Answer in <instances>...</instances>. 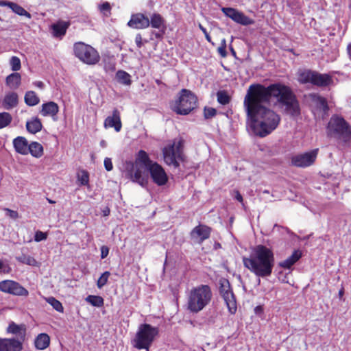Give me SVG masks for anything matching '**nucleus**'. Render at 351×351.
Instances as JSON below:
<instances>
[{
    "mask_svg": "<svg viewBox=\"0 0 351 351\" xmlns=\"http://www.w3.org/2000/svg\"><path fill=\"white\" fill-rule=\"evenodd\" d=\"M210 228L204 225H199L193 228L191 232V239L198 243H202L204 240L209 238Z\"/></svg>",
    "mask_w": 351,
    "mask_h": 351,
    "instance_id": "dca6fc26",
    "label": "nucleus"
},
{
    "mask_svg": "<svg viewBox=\"0 0 351 351\" xmlns=\"http://www.w3.org/2000/svg\"><path fill=\"white\" fill-rule=\"evenodd\" d=\"M217 101L222 105L228 104L230 102V97L225 91H219L217 93Z\"/></svg>",
    "mask_w": 351,
    "mask_h": 351,
    "instance_id": "79ce46f5",
    "label": "nucleus"
},
{
    "mask_svg": "<svg viewBox=\"0 0 351 351\" xmlns=\"http://www.w3.org/2000/svg\"><path fill=\"white\" fill-rule=\"evenodd\" d=\"M217 110L213 108H205L204 114L206 119H210L215 116Z\"/></svg>",
    "mask_w": 351,
    "mask_h": 351,
    "instance_id": "49530a36",
    "label": "nucleus"
},
{
    "mask_svg": "<svg viewBox=\"0 0 351 351\" xmlns=\"http://www.w3.org/2000/svg\"><path fill=\"white\" fill-rule=\"evenodd\" d=\"M116 78L120 84L123 85L130 86L132 84L131 75L123 70H119L116 73Z\"/></svg>",
    "mask_w": 351,
    "mask_h": 351,
    "instance_id": "473e14b6",
    "label": "nucleus"
},
{
    "mask_svg": "<svg viewBox=\"0 0 351 351\" xmlns=\"http://www.w3.org/2000/svg\"><path fill=\"white\" fill-rule=\"evenodd\" d=\"M213 298L210 287L200 285L193 287L187 294L186 308L191 313H197L209 304Z\"/></svg>",
    "mask_w": 351,
    "mask_h": 351,
    "instance_id": "39448f33",
    "label": "nucleus"
},
{
    "mask_svg": "<svg viewBox=\"0 0 351 351\" xmlns=\"http://www.w3.org/2000/svg\"><path fill=\"white\" fill-rule=\"evenodd\" d=\"M99 11L105 16H109L111 14V6L108 2H104L98 6Z\"/></svg>",
    "mask_w": 351,
    "mask_h": 351,
    "instance_id": "37998d69",
    "label": "nucleus"
},
{
    "mask_svg": "<svg viewBox=\"0 0 351 351\" xmlns=\"http://www.w3.org/2000/svg\"><path fill=\"white\" fill-rule=\"evenodd\" d=\"M330 126L339 139L344 143L350 140L351 127L344 119L339 117H332L330 121Z\"/></svg>",
    "mask_w": 351,
    "mask_h": 351,
    "instance_id": "9d476101",
    "label": "nucleus"
},
{
    "mask_svg": "<svg viewBox=\"0 0 351 351\" xmlns=\"http://www.w3.org/2000/svg\"><path fill=\"white\" fill-rule=\"evenodd\" d=\"M219 293L226 304L228 311L231 314H234L237 308V302L228 280L223 279L220 281Z\"/></svg>",
    "mask_w": 351,
    "mask_h": 351,
    "instance_id": "9b49d317",
    "label": "nucleus"
},
{
    "mask_svg": "<svg viewBox=\"0 0 351 351\" xmlns=\"http://www.w3.org/2000/svg\"><path fill=\"white\" fill-rule=\"evenodd\" d=\"M235 195H234V198L239 201V202L242 203L243 204V197L242 195H241V193H239V191H234Z\"/></svg>",
    "mask_w": 351,
    "mask_h": 351,
    "instance_id": "6e6d98bb",
    "label": "nucleus"
},
{
    "mask_svg": "<svg viewBox=\"0 0 351 351\" xmlns=\"http://www.w3.org/2000/svg\"><path fill=\"white\" fill-rule=\"evenodd\" d=\"M302 253L299 250H295L287 259L280 262L279 266L284 269H290L301 257Z\"/></svg>",
    "mask_w": 351,
    "mask_h": 351,
    "instance_id": "393cba45",
    "label": "nucleus"
},
{
    "mask_svg": "<svg viewBox=\"0 0 351 351\" xmlns=\"http://www.w3.org/2000/svg\"><path fill=\"white\" fill-rule=\"evenodd\" d=\"M222 12L235 23L242 25H249L254 23V21L245 16L242 12L232 8H222Z\"/></svg>",
    "mask_w": 351,
    "mask_h": 351,
    "instance_id": "4468645a",
    "label": "nucleus"
},
{
    "mask_svg": "<svg viewBox=\"0 0 351 351\" xmlns=\"http://www.w3.org/2000/svg\"><path fill=\"white\" fill-rule=\"evenodd\" d=\"M104 127L114 128L116 132H119L121 129L122 124L121 121L120 112L118 109L114 108L112 111V116H108L104 121Z\"/></svg>",
    "mask_w": 351,
    "mask_h": 351,
    "instance_id": "6ab92c4d",
    "label": "nucleus"
},
{
    "mask_svg": "<svg viewBox=\"0 0 351 351\" xmlns=\"http://www.w3.org/2000/svg\"><path fill=\"white\" fill-rule=\"evenodd\" d=\"M309 97L317 110L322 111L324 114L328 112V106L325 98L317 94H311Z\"/></svg>",
    "mask_w": 351,
    "mask_h": 351,
    "instance_id": "b1692460",
    "label": "nucleus"
},
{
    "mask_svg": "<svg viewBox=\"0 0 351 351\" xmlns=\"http://www.w3.org/2000/svg\"><path fill=\"white\" fill-rule=\"evenodd\" d=\"M217 51L223 58H225L227 56L226 48H225L224 46H220L218 47Z\"/></svg>",
    "mask_w": 351,
    "mask_h": 351,
    "instance_id": "5fc2aeb1",
    "label": "nucleus"
},
{
    "mask_svg": "<svg viewBox=\"0 0 351 351\" xmlns=\"http://www.w3.org/2000/svg\"><path fill=\"white\" fill-rule=\"evenodd\" d=\"M25 103L29 106H34L40 102V99L34 91L26 92L24 97Z\"/></svg>",
    "mask_w": 351,
    "mask_h": 351,
    "instance_id": "2f4dec72",
    "label": "nucleus"
},
{
    "mask_svg": "<svg viewBox=\"0 0 351 351\" xmlns=\"http://www.w3.org/2000/svg\"><path fill=\"white\" fill-rule=\"evenodd\" d=\"M46 302L49 304L56 311L62 313L64 308L62 303L53 297L45 298Z\"/></svg>",
    "mask_w": 351,
    "mask_h": 351,
    "instance_id": "58836bf2",
    "label": "nucleus"
},
{
    "mask_svg": "<svg viewBox=\"0 0 351 351\" xmlns=\"http://www.w3.org/2000/svg\"><path fill=\"white\" fill-rule=\"evenodd\" d=\"M11 271V268L9 265L4 263L0 260V272L8 274Z\"/></svg>",
    "mask_w": 351,
    "mask_h": 351,
    "instance_id": "de8ad7c7",
    "label": "nucleus"
},
{
    "mask_svg": "<svg viewBox=\"0 0 351 351\" xmlns=\"http://www.w3.org/2000/svg\"><path fill=\"white\" fill-rule=\"evenodd\" d=\"M0 291L20 296H27L29 294L28 291L19 283L10 280L0 282Z\"/></svg>",
    "mask_w": 351,
    "mask_h": 351,
    "instance_id": "ddd939ff",
    "label": "nucleus"
},
{
    "mask_svg": "<svg viewBox=\"0 0 351 351\" xmlns=\"http://www.w3.org/2000/svg\"><path fill=\"white\" fill-rule=\"evenodd\" d=\"M103 215L104 216H108L110 214V209L108 208H105L103 210Z\"/></svg>",
    "mask_w": 351,
    "mask_h": 351,
    "instance_id": "bf43d9fd",
    "label": "nucleus"
},
{
    "mask_svg": "<svg viewBox=\"0 0 351 351\" xmlns=\"http://www.w3.org/2000/svg\"><path fill=\"white\" fill-rule=\"evenodd\" d=\"M12 121V115L7 112H0V129L8 126Z\"/></svg>",
    "mask_w": 351,
    "mask_h": 351,
    "instance_id": "4c0bfd02",
    "label": "nucleus"
},
{
    "mask_svg": "<svg viewBox=\"0 0 351 351\" xmlns=\"http://www.w3.org/2000/svg\"><path fill=\"white\" fill-rule=\"evenodd\" d=\"M343 289H341V290L339 291V296L341 297V296H342V295H343Z\"/></svg>",
    "mask_w": 351,
    "mask_h": 351,
    "instance_id": "0e129e2a",
    "label": "nucleus"
},
{
    "mask_svg": "<svg viewBox=\"0 0 351 351\" xmlns=\"http://www.w3.org/2000/svg\"><path fill=\"white\" fill-rule=\"evenodd\" d=\"M110 276V273L108 271L104 272L101 276L99 278L97 282V286L99 289L102 288L108 282V278Z\"/></svg>",
    "mask_w": 351,
    "mask_h": 351,
    "instance_id": "a19ab883",
    "label": "nucleus"
},
{
    "mask_svg": "<svg viewBox=\"0 0 351 351\" xmlns=\"http://www.w3.org/2000/svg\"><path fill=\"white\" fill-rule=\"evenodd\" d=\"M104 164L105 169L108 171H110L113 169V165H112L111 159L110 158H106L104 159Z\"/></svg>",
    "mask_w": 351,
    "mask_h": 351,
    "instance_id": "09e8293b",
    "label": "nucleus"
},
{
    "mask_svg": "<svg viewBox=\"0 0 351 351\" xmlns=\"http://www.w3.org/2000/svg\"><path fill=\"white\" fill-rule=\"evenodd\" d=\"M318 149L293 156L291 158L293 165L298 167H307L312 165L317 158Z\"/></svg>",
    "mask_w": 351,
    "mask_h": 351,
    "instance_id": "f8f14e48",
    "label": "nucleus"
},
{
    "mask_svg": "<svg viewBox=\"0 0 351 351\" xmlns=\"http://www.w3.org/2000/svg\"><path fill=\"white\" fill-rule=\"evenodd\" d=\"M43 125L39 118L32 117L26 123L27 130L31 134H36L42 130Z\"/></svg>",
    "mask_w": 351,
    "mask_h": 351,
    "instance_id": "a878e982",
    "label": "nucleus"
},
{
    "mask_svg": "<svg viewBox=\"0 0 351 351\" xmlns=\"http://www.w3.org/2000/svg\"><path fill=\"white\" fill-rule=\"evenodd\" d=\"M22 341L14 338L0 339V351H21Z\"/></svg>",
    "mask_w": 351,
    "mask_h": 351,
    "instance_id": "f3484780",
    "label": "nucleus"
},
{
    "mask_svg": "<svg viewBox=\"0 0 351 351\" xmlns=\"http://www.w3.org/2000/svg\"><path fill=\"white\" fill-rule=\"evenodd\" d=\"M28 154L36 158H40L43 155V147L38 142H32L29 143Z\"/></svg>",
    "mask_w": 351,
    "mask_h": 351,
    "instance_id": "7c9ffc66",
    "label": "nucleus"
},
{
    "mask_svg": "<svg viewBox=\"0 0 351 351\" xmlns=\"http://www.w3.org/2000/svg\"><path fill=\"white\" fill-rule=\"evenodd\" d=\"M221 46H224V47L226 48V41L225 38L221 40Z\"/></svg>",
    "mask_w": 351,
    "mask_h": 351,
    "instance_id": "e2e57ef3",
    "label": "nucleus"
},
{
    "mask_svg": "<svg viewBox=\"0 0 351 351\" xmlns=\"http://www.w3.org/2000/svg\"><path fill=\"white\" fill-rule=\"evenodd\" d=\"M34 85L38 88H39L40 89H43L44 88V84L43 82L41 81H36V82H34Z\"/></svg>",
    "mask_w": 351,
    "mask_h": 351,
    "instance_id": "13d9d810",
    "label": "nucleus"
},
{
    "mask_svg": "<svg viewBox=\"0 0 351 351\" xmlns=\"http://www.w3.org/2000/svg\"><path fill=\"white\" fill-rule=\"evenodd\" d=\"M3 108L10 110L16 107L19 104V95L14 91H10L5 93L1 101Z\"/></svg>",
    "mask_w": 351,
    "mask_h": 351,
    "instance_id": "a211bd4d",
    "label": "nucleus"
},
{
    "mask_svg": "<svg viewBox=\"0 0 351 351\" xmlns=\"http://www.w3.org/2000/svg\"><path fill=\"white\" fill-rule=\"evenodd\" d=\"M265 104L266 102L247 91L243 107L247 114V124L254 134L260 137L271 134L280 121V116Z\"/></svg>",
    "mask_w": 351,
    "mask_h": 351,
    "instance_id": "f257e3e1",
    "label": "nucleus"
},
{
    "mask_svg": "<svg viewBox=\"0 0 351 351\" xmlns=\"http://www.w3.org/2000/svg\"><path fill=\"white\" fill-rule=\"evenodd\" d=\"M128 25L133 29H146L149 26V19L142 13L133 14Z\"/></svg>",
    "mask_w": 351,
    "mask_h": 351,
    "instance_id": "2eb2a0df",
    "label": "nucleus"
},
{
    "mask_svg": "<svg viewBox=\"0 0 351 351\" xmlns=\"http://www.w3.org/2000/svg\"><path fill=\"white\" fill-rule=\"evenodd\" d=\"M77 181L82 186H86L89 182V175L86 171L82 170L77 173Z\"/></svg>",
    "mask_w": 351,
    "mask_h": 351,
    "instance_id": "ea45409f",
    "label": "nucleus"
},
{
    "mask_svg": "<svg viewBox=\"0 0 351 351\" xmlns=\"http://www.w3.org/2000/svg\"><path fill=\"white\" fill-rule=\"evenodd\" d=\"M158 334V328L148 324H141L132 340L133 346L139 350L145 349L148 351Z\"/></svg>",
    "mask_w": 351,
    "mask_h": 351,
    "instance_id": "423d86ee",
    "label": "nucleus"
},
{
    "mask_svg": "<svg viewBox=\"0 0 351 351\" xmlns=\"http://www.w3.org/2000/svg\"><path fill=\"white\" fill-rule=\"evenodd\" d=\"M247 91L267 104H270L271 98L276 99L285 112L291 116H298L300 114L299 102L295 95L289 86L283 84L275 83L268 86L254 84L249 86Z\"/></svg>",
    "mask_w": 351,
    "mask_h": 351,
    "instance_id": "f03ea898",
    "label": "nucleus"
},
{
    "mask_svg": "<svg viewBox=\"0 0 351 351\" xmlns=\"http://www.w3.org/2000/svg\"><path fill=\"white\" fill-rule=\"evenodd\" d=\"M100 146L102 147H106L107 146V143L106 142V141H104V140L101 141Z\"/></svg>",
    "mask_w": 351,
    "mask_h": 351,
    "instance_id": "052dcab7",
    "label": "nucleus"
},
{
    "mask_svg": "<svg viewBox=\"0 0 351 351\" xmlns=\"http://www.w3.org/2000/svg\"><path fill=\"white\" fill-rule=\"evenodd\" d=\"M29 145L27 139L23 136H17L13 140V146L15 151L21 155L28 154Z\"/></svg>",
    "mask_w": 351,
    "mask_h": 351,
    "instance_id": "4be33fe9",
    "label": "nucleus"
},
{
    "mask_svg": "<svg viewBox=\"0 0 351 351\" xmlns=\"http://www.w3.org/2000/svg\"><path fill=\"white\" fill-rule=\"evenodd\" d=\"M196 96L187 89H182L177 99L171 104V110L178 114L186 115L197 107Z\"/></svg>",
    "mask_w": 351,
    "mask_h": 351,
    "instance_id": "0eeeda50",
    "label": "nucleus"
},
{
    "mask_svg": "<svg viewBox=\"0 0 351 351\" xmlns=\"http://www.w3.org/2000/svg\"><path fill=\"white\" fill-rule=\"evenodd\" d=\"M58 112V105L54 101H48L42 104L40 114L43 117H51L53 120H56L55 117Z\"/></svg>",
    "mask_w": 351,
    "mask_h": 351,
    "instance_id": "aec40b11",
    "label": "nucleus"
},
{
    "mask_svg": "<svg viewBox=\"0 0 351 351\" xmlns=\"http://www.w3.org/2000/svg\"><path fill=\"white\" fill-rule=\"evenodd\" d=\"M10 64L13 71H17L20 70L21 67V60L16 56H12L10 60Z\"/></svg>",
    "mask_w": 351,
    "mask_h": 351,
    "instance_id": "c03bdc74",
    "label": "nucleus"
},
{
    "mask_svg": "<svg viewBox=\"0 0 351 351\" xmlns=\"http://www.w3.org/2000/svg\"><path fill=\"white\" fill-rule=\"evenodd\" d=\"M315 71L311 70H301L298 74V80L301 84H313Z\"/></svg>",
    "mask_w": 351,
    "mask_h": 351,
    "instance_id": "cd10ccee",
    "label": "nucleus"
},
{
    "mask_svg": "<svg viewBox=\"0 0 351 351\" xmlns=\"http://www.w3.org/2000/svg\"><path fill=\"white\" fill-rule=\"evenodd\" d=\"M164 24V19L160 14L154 13L149 19V25L153 28L160 29Z\"/></svg>",
    "mask_w": 351,
    "mask_h": 351,
    "instance_id": "f704fd0d",
    "label": "nucleus"
},
{
    "mask_svg": "<svg viewBox=\"0 0 351 351\" xmlns=\"http://www.w3.org/2000/svg\"><path fill=\"white\" fill-rule=\"evenodd\" d=\"M232 53H235V52H234V51L233 50V49H232Z\"/></svg>",
    "mask_w": 351,
    "mask_h": 351,
    "instance_id": "338daca9",
    "label": "nucleus"
},
{
    "mask_svg": "<svg viewBox=\"0 0 351 351\" xmlns=\"http://www.w3.org/2000/svg\"><path fill=\"white\" fill-rule=\"evenodd\" d=\"M25 325H17L14 322H11L7 328V332L23 339L25 335Z\"/></svg>",
    "mask_w": 351,
    "mask_h": 351,
    "instance_id": "c756f323",
    "label": "nucleus"
},
{
    "mask_svg": "<svg viewBox=\"0 0 351 351\" xmlns=\"http://www.w3.org/2000/svg\"><path fill=\"white\" fill-rule=\"evenodd\" d=\"M12 3V2H11V1L0 0V6L1 7L7 6L9 8H10V6H11Z\"/></svg>",
    "mask_w": 351,
    "mask_h": 351,
    "instance_id": "4d7b16f0",
    "label": "nucleus"
},
{
    "mask_svg": "<svg viewBox=\"0 0 351 351\" xmlns=\"http://www.w3.org/2000/svg\"><path fill=\"white\" fill-rule=\"evenodd\" d=\"M47 238V234L46 232H43L40 230H37L35 232L34 241L36 242H40V241L46 240Z\"/></svg>",
    "mask_w": 351,
    "mask_h": 351,
    "instance_id": "a18cd8bd",
    "label": "nucleus"
},
{
    "mask_svg": "<svg viewBox=\"0 0 351 351\" xmlns=\"http://www.w3.org/2000/svg\"><path fill=\"white\" fill-rule=\"evenodd\" d=\"M73 51L75 56L85 64H95L100 60L97 51L92 46L84 43H75L73 46Z\"/></svg>",
    "mask_w": 351,
    "mask_h": 351,
    "instance_id": "1a4fd4ad",
    "label": "nucleus"
},
{
    "mask_svg": "<svg viewBox=\"0 0 351 351\" xmlns=\"http://www.w3.org/2000/svg\"><path fill=\"white\" fill-rule=\"evenodd\" d=\"M156 37H158V36H159V34H156Z\"/></svg>",
    "mask_w": 351,
    "mask_h": 351,
    "instance_id": "774afa93",
    "label": "nucleus"
},
{
    "mask_svg": "<svg viewBox=\"0 0 351 351\" xmlns=\"http://www.w3.org/2000/svg\"><path fill=\"white\" fill-rule=\"evenodd\" d=\"M10 9L12 10L13 12L19 16H25L29 19L32 18V15L30 14V13H29L23 7H21V5L16 3L12 2L10 6Z\"/></svg>",
    "mask_w": 351,
    "mask_h": 351,
    "instance_id": "c9c22d12",
    "label": "nucleus"
},
{
    "mask_svg": "<svg viewBox=\"0 0 351 351\" xmlns=\"http://www.w3.org/2000/svg\"><path fill=\"white\" fill-rule=\"evenodd\" d=\"M21 76L19 73H12L7 76L5 82L11 89H16L21 85Z\"/></svg>",
    "mask_w": 351,
    "mask_h": 351,
    "instance_id": "bb28decb",
    "label": "nucleus"
},
{
    "mask_svg": "<svg viewBox=\"0 0 351 351\" xmlns=\"http://www.w3.org/2000/svg\"><path fill=\"white\" fill-rule=\"evenodd\" d=\"M86 301L96 307H101L104 305V299L99 295H90L86 297Z\"/></svg>",
    "mask_w": 351,
    "mask_h": 351,
    "instance_id": "e433bc0d",
    "label": "nucleus"
},
{
    "mask_svg": "<svg viewBox=\"0 0 351 351\" xmlns=\"http://www.w3.org/2000/svg\"><path fill=\"white\" fill-rule=\"evenodd\" d=\"M182 141L180 139L173 140L162 149V155L165 162L169 166L177 168L180 166V161L183 160Z\"/></svg>",
    "mask_w": 351,
    "mask_h": 351,
    "instance_id": "6e6552de",
    "label": "nucleus"
},
{
    "mask_svg": "<svg viewBox=\"0 0 351 351\" xmlns=\"http://www.w3.org/2000/svg\"><path fill=\"white\" fill-rule=\"evenodd\" d=\"M332 83V78L329 74L319 73L318 72L315 71L312 84L320 87H326L330 86Z\"/></svg>",
    "mask_w": 351,
    "mask_h": 351,
    "instance_id": "412c9836",
    "label": "nucleus"
},
{
    "mask_svg": "<svg viewBox=\"0 0 351 351\" xmlns=\"http://www.w3.org/2000/svg\"><path fill=\"white\" fill-rule=\"evenodd\" d=\"M135 43L136 45V46L138 47V48H141L143 45V39H142V36L141 35V34H137L136 37H135Z\"/></svg>",
    "mask_w": 351,
    "mask_h": 351,
    "instance_id": "3c124183",
    "label": "nucleus"
},
{
    "mask_svg": "<svg viewBox=\"0 0 351 351\" xmlns=\"http://www.w3.org/2000/svg\"><path fill=\"white\" fill-rule=\"evenodd\" d=\"M143 167L149 172L153 182L158 186H164L168 182V176L163 167L158 162L152 161L144 150H140L137 153L134 162H125L126 176L133 182L142 186H146L147 176L143 173Z\"/></svg>",
    "mask_w": 351,
    "mask_h": 351,
    "instance_id": "7ed1b4c3",
    "label": "nucleus"
},
{
    "mask_svg": "<svg viewBox=\"0 0 351 351\" xmlns=\"http://www.w3.org/2000/svg\"><path fill=\"white\" fill-rule=\"evenodd\" d=\"M7 213H8V215L12 218V219H17L18 217H19V214L15 210H10V209H7Z\"/></svg>",
    "mask_w": 351,
    "mask_h": 351,
    "instance_id": "864d4df0",
    "label": "nucleus"
},
{
    "mask_svg": "<svg viewBox=\"0 0 351 351\" xmlns=\"http://www.w3.org/2000/svg\"><path fill=\"white\" fill-rule=\"evenodd\" d=\"M348 52L350 56V58L351 59V43L348 45Z\"/></svg>",
    "mask_w": 351,
    "mask_h": 351,
    "instance_id": "680f3d73",
    "label": "nucleus"
},
{
    "mask_svg": "<svg viewBox=\"0 0 351 351\" xmlns=\"http://www.w3.org/2000/svg\"><path fill=\"white\" fill-rule=\"evenodd\" d=\"M16 260L23 264H26L30 266L38 267L39 265L38 262L32 256L22 254L21 256H17Z\"/></svg>",
    "mask_w": 351,
    "mask_h": 351,
    "instance_id": "72a5a7b5",
    "label": "nucleus"
},
{
    "mask_svg": "<svg viewBox=\"0 0 351 351\" xmlns=\"http://www.w3.org/2000/svg\"><path fill=\"white\" fill-rule=\"evenodd\" d=\"M50 343L49 336L46 333H41L37 336L35 339V346L38 350L47 348Z\"/></svg>",
    "mask_w": 351,
    "mask_h": 351,
    "instance_id": "c85d7f7f",
    "label": "nucleus"
},
{
    "mask_svg": "<svg viewBox=\"0 0 351 351\" xmlns=\"http://www.w3.org/2000/svg\"><path fill=\"white\" fill-rule=\"evenodd\" d=\"M199 28L204 33V34L205 36V38L207 40V41L210 43H212L213 45L214 43L212 42L211 38L209 36L208 33L207 32L206 29L205 27H204L201 24H199Z\"/></svg>",
    "mask_w": 351,
    "mask_h": 351,
    "instance_id": "8fccbe9b",
    "label": "nucleus"
},
{
    "mask_svg": "<svg viewBox=\"0 0 351 351\" xmlns=\"http://www.w3.org/2000/svg\"><path fill=\"white\" fill-rule=\"evenodd\" d=\"M47 200H48V202H49L50 204H54V203H55V202H54V201L51 200V199H47Z\"/></svg>",
    "mask_w": 351,
    "mask_h": 351,
    "instance_id": "69168bd1",
    "label": "nucleus"
},
{
    "mask_svg": "<svg viewBox=\"0 0 351 351\" xmlns=\"http://www.w3.org/2000/svg\"><path fill=\"white\" fill-rule=\"evenodd\" d=\"M70 25L68 21H58L51 25L53 35L55 37H62L65 35L66 29Z\"/></svg>",
    "mask_w": 351,
    "mask_h": 351,
    "instance_id": "5701e85b",
    "label": "nucleus"
},
{
    "mask_svg": "<svg viewBox=\"0 0 351 351\" xmlns=\"http://www.w3.org/2000/svg\"><path fill=\"white\" fill-rule=\"evenodd\" d=\"M244 266L256 276L266 278L271 276L275 258L272 250L263 245L254 247L248 258H243Z\"/></svg>",
    "mask_w": 351,
    "mask_h": 351,
    "instance_id": "20e7f679",
    "label": "nucleus"
},
{
    "mask_svg": "<svg viewBox=\"0 0 351 351\" xmlns=\"http://www.w3.org/2000/svg\"><path fill=\"white\" fill-rule=\"evenodd\" d=\"M109 253V248L107 246L103 245L101 247V258H105Z\"/></svg>",
    "mask_w": 351,
    "mask_h": 351,
    "instance_id": "603ef678",
    "label": "nucleus"
}]
</instances>
